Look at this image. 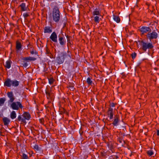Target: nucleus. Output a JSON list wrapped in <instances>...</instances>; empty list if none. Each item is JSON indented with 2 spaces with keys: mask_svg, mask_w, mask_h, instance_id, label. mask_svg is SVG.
Returning a JSON list of instances; mask_svg holds the SVG:
<instances>
[{
  "mask_svg": "<svg viewBox=\"0 0 159 159\" xmlns=\"http://www.w3.org/2000/svg\"><path fill=\"white\" fill-rule=\"evenodd\" d=\"M139 42L142 49L145 52L146 51L147 49H151L153 47L152 43L145 42L143 40L139 41Z\"/></svg>",
  "mask_w": 159,
  "mask_h": 159,
  "instance_id": "obj_2",
  "label": "nucleus"
},
{
  "mask_svg": "<svg viewBox=\"0 0 159 159\" xmlns=\"http://www.w3.org/2000/svg\"><path fill=\"white\" fill-rule=\"evenodd\" d=\"M30 53L32 54H37V52H34V50H32L31 52H30Z\"/></svg>",
  "mask_w": 159,
  "mask_h": 159,
  "instance_id": "obj_38",
  "label": "nucleus"
},
{
  "mask_svg": "<svg viewBox=\"0 0 159 159\" xmlns=\"http://www.w3.org/2000/svg\"><path fill=\"white\" fill-rule=\"evenodd\" d=\"M113 19L115 21H116L117 23H119L120 21V18L119 16L113 15Z\"/></svg>",
  "mask_w": 159,
  "mask_h": 159,
  "instance_id": "obj_25",
  "label": "nucleus"
},
{
  "mask_svg": "<svg viewBox=\"0 0 159 159\" xmlns=\"http://www.w3.org/2000/svg\"><path fill=\"white\" fill-rule=\"evenodd\" d=\"M21 59L24 61H34L36 60V58L33 57H26L22 58Z\"/></svg>",
  "mask_w": 159,
  "mask_h": 159,
  "instance_id": "obj_12",
  "label": "nucleus"
},
{
  "mask_svg": "<svg viewBox=\"0 0 159 159\" xmlns=\"http://www.w3.org/2000/svg\"><path fill=\"white\" fill-rule=\"evenodd\" d=\"M94 20L96 23H98L99 22V18L98 16H96L94 17Z\"/></svg>",
  "mask_w": 159,
  "mask_h": 159,
  "instance_id": "obj_29",
  "label": "nucleus"
},
{
  "mask_svg": "<svg viewBox=\"0 0 159 159\" xmlns=\"http://www.w3.org/2000/svg\"><path fill=\"white\" fill-rule=\"evenodd\" d=\"M66 38H68V37H69V36H68V35L66 36Z\"/></svg>",
  "mask_w": 159,
  "mask_h": 159,
  "instance_id": "obj_43",
  "label": "nucleus"
},
{
  "mask_svg": "<svg viewBox=\"0 0 159 159\" xmlns=\"http://www.w3.org/2000/svg\"><path fill=\"white\" fill-rule=\"evenodd\" d=\"M50 38L51 40L54 42L57 43V35L56 33L55 32H53L51 34Z\"/></svg>",
  "mask_w": 159,
  "mask_h": 159,
  "instance_id": "obj_9",
  "label": "nucleus"
},
{
  "mask_svg": "<svg viewBox=\"0 0 159 159\" xmlns=\"http://www.w3.org/2000/svg\"><path fill=\"white\" fill-rule=\"evenodd\" d=\"M21 159H29L28 157L26 154L23 153L21 156Z\"/></svg>",
  "mask_w": 159,
  "mask_h": 159,
  "instance_id": "obj_31",
  "label": "nucleus"
},
{
  "mask_svg": "<svg viewBox=\"0 0 159 159\" xmlns=\"http://www.w3.org/2000/svg\"><path fill=\"white\" fill-rule=\"evenodd\" d=\"M22 116L25 120H29L31 118L30 115L26 112H24Z\"/></svg>",
  "mask_w": 159,
  "mask_h": 159,
  "instance_id": "obj_14",
  "label": "nucleus"
},
{
  "mask_svg": "<svg viewBox=\"0 0 159 159\" xmlns=\"http://www.w3.org/2000/svg\"><path fill=\"white\" fill-rule=\"evenodd\" d=\"M5 101L6 98H0V106L3 105Z\"/></svg>",
  "mask_w": 159,
  "mask_h": 159,
  "instance_id": "obj_28",
  "label": "nucleus"
},
{
  "mask_svg": "<svg viewBox=\"0 0 159 159\" xmlns=\"http://www.w3.org/2000/svg\"><path fill=\"white\" fill-rule=\"evenodd\" d=\"M3 121L5 125H7L10 121V120L7 117H4L3 118Z\"/></svg>",
  "mask_w": 159,
  "mask_h": 159,
  "instance_id": "obj_18",
  "label": "nucleus"
},
{
  "mask_svg": "<svg viewBox=\"0 0 159 159\" xmlns=\"http://www.w3.org/2000/svg\"><path fill=\"white\" fill-rule=\"evenodd\" d=\"M18 121H20V120L21 121V122L23 123H26V121L25 120V119L24 118H22L21 115H19L17 119Z\"/></svg>",
  "mask_w": 159,
  "mask_h": 159,
  "instance_id": "obj_24",
  "label": "nucleus"
},
{
  "mask_svg": "<svg viewBox=\"0 0 159 159\" xmlns=\"http://www.w3.org/2000/svg\"><path fill=\"white\" fill-rule=\"evenodd\" d=\"M51 16L53 20L56 23L58 22L60 19V12L57 6H55L52 9Z\"/></svg>",
  "mask_w": 159,
  "mask_h": 159,
  "instance_id": "obj_1",
  "label": "nucleus"
},
{
  "mask_svg": "<svg viewBox=\"0 0 159 159\" xmlns=\"http://www.w3.org/2000/svg\"><path fill=\"white\" fill-rule=\"evenodd\" d=\"M34 148L36 151H38L39 150V147L38 145H35L34 146Z\"/></svg>",
  "mask_w": 159,
  "mask_h": 159,
  "instance_id": "obj_35",
  "label": "nucleus"
},
{
  "mask_svg": "<svg viewBox=\"0 0 159 159\" xmlns=\"http://www.w3.org/2000/svg\"><path fill=\"white\" fill-rule=\"evenodd\" d=\"M111 106L112 107H114L115 106V104L114 103H112L111 104Z\"/></svg>",
  "mask_w": 159,
  "mask_h": 159,
  "instance_id": "obj_40",
  "label": "nucleus"
},
{
  "mask_svg": "<svg viewBox=\"0 0 159 159\" xmlns=\"http://www.w3.org/2000/svg\"><path fill=\"white\" fill-rule=\"evenodd\" d=\"M19 84V82L16 80H11V85L14 86H17Z\"/></svg>",
  "mask_w": 159,
  "mask_h": 159,
  "instance_id": "obj_20",
  "label": "nucleus"
},
{
  "mask_svg": "<svg viewBox=\"0 0 159 159\" xmlns=\"http://www.w3.org/2000/svg\"><path fill=\"white\" fill-rule=\"evenodd\" d=\"M92 14L93 16H101L100 12L98 9L96 8L92 13Z\"/></svg>",
  "mask_w": 159,
  "mask_h": 159,
  "instance_id": "obj_17",
  "label": "nucleus"
},
{
  "mask_svg": "<svg viewBox=\"0 0 159 159\" xmlns=\"http://www.w3.org/2000/svg\"><path fill=\"white\" fill-rule=\"evenodd\" d=\"M44 33H51L52 31L51 28L49 27H45L44 28Z\"/></svg>",
  "mask_w": 159,
  "mask_h": 159,
  "instance_id": "obj_19",
  "label": "nucleus"
},
{
  "mask_svg": "<svg viewBox=\"0 0 159 159\" xmlns=\"http://www.w3.org/2000/svg\"><path fill=\"white\" fill-rule=\"evenodd\" d=\"M107 115L109 117V119L110 120H112L113 119V110L112 108L110 107L108 109Z\"/></svg>",
  "mask_w": 159,
  "mask_h": 159,
  "instance_id": "obj_8",
  "label": "nucleus"
},
{
  "mask_svg": "<svg viewBox=\"0 0 159 159\" xmlns=\"http://www.w3.org/2000/svg\"><path fill=\"white\" fill-rule=\"evenodd\" d=\"M59 40L60 45L61 46H63L65 44L66 41L63 38L61 35H59L58 36Z\"/></svg>",
  "mask_w": 159,
  "mask_h": 159,
  "instance_id": "obj_11",
  "label": "nucleus"
},
{
  "mask_svg": "<svg viewBox=\"0 0 159 159\" xmlns=\"http://www.w3.org/2000/svg\"><path fill=\"white\" fill-rule=\"evenodd\" d=\"M119 122L118 118L116 117L112 123V124L114 126H117L118 125V123Z\"/></svg>",
  "mask_w": 159,
  "mask_h": 159,
  "instance_id": "obj_26",
  "label": "nucleus"
},
{
  "mask_svg": "<svg viewBox=\"0 0 159 159\" xmlns=\"http://www.w3.org/2000/svg\"><path fill=\"white\" fill-rule=\"evenodd\" d=\"M20 7H21V11H27L28 9L27 6H26L25 3H23L20 6Z\"/></svg>",
  "mask_w": 159,
  "mask_h": 159,
  "instance_id": "obj_15",
  "label": "nucleus"
},
{
  "mask_svg": "<svg viewBox=\"0 0 159 159\" xmlns=\"http://www.w3.org/2000/svg\"><path fill=\"white\" fill-rule=\"evenodd\" d=\"M147 154L149 156H151L154 154V152L153 150L152 149H150L149 150L147 151L146 152Z\"/></svg>",
  "mask_w": 159,
  "mask_h": 159,
  "instance_id": "obj_27",
  "label": "nucleus"
},
{
  "mask_svg": "<svg viewBox=\"0 0 159 159\" xmlns=\"http://www.w3.org/2000/svg\"><path fill=\"white\" fill-rule=\"evenodd\" d=\"M39 121L41 123H43L44 122V120L43 119H39Z\"/></svg>",
  "mask_w": 159,
  "mask_h": 159,
  "instance_id": "obj_39",
  "label": "nucleus"
},
{
  "mask_svg": "<svg viewBox=\"0 0 159 159\" xmlns=\"http://www.w3.org/2000/svg\"><path fill=\"white\" fill-rule=\"evenodd\" d=\"M131 55L132 58L133 59H134V58L136 56V53L135 52H134L131 54Z\"/></svg>",
  "mask_w": 159,
  "mask_h": 159,
  "instance_id": "obj_34",
  "label": "nucleus"
},
{
  "mask_svg": "<svg viewBox=\"0 0 159 159\" xmlns=\"http://www.w3.org/2000/svg\"><path fill=\"white\" fill-rule=\"evenodd\" d=\"M158 34L155 30H153L152 32L147 33L146 35L147 38L150 40L156 39L158 37Z\"/></svg>",
  "mask_w": 159,
  "mask_h": 159,
  "instance_id": "obj_4",
  "label": "nucleus"
},
{
  "mask_svg": "<svg viewBox=\"0 0 159 159\" xmlns=\"http://www.w3.org/2000/svg\"><path fill=\"white\" fill-rule=\"evenodd\" d=\"M46 52H47V53H48V49H47L46 50Z\"/></svg>",
  "mask_w": 159,
  "mask_h": 159,
  "instance_id": "obj_42",
  "label": "nucleus"
},
{
  "mask_svg": "<svg viewBox=\"0 0 159 159\" xmlns=\"http://www.w3.org/2000/svg\"><path fill=\"white\" fill-rule=\"evenodd\" d=\"M4 84L8 87H10L11 86V80L9 79H7L4 82Z\"/></svg>",
  "mask_w": 159,
  "mask_h": 159,
  "instance_id": "obj_16",
  "label": "nucleus"
},
{
  "mask_svg": "<svg viewBox=\"0 0 159 159\" xmlns=\"http://www.w3.org/2000/svg\"><path fill=\"white\" fill-rule=\"evenodd\" d=\"M21 43L18 41L16 42V48L17 50H19L21 48Z\"/></svg>",
  "mask_w": 159,
  "mask_h": 159,
  "instance_id": "obj_23",
  "label": "nucleus"
},
{
  "mask_svg": "<svg viewBox=\"0 0 159 159\" xmlns=\"http://www.w3.org/2000/svg\"><path fill=\"white\" fill-rule=\"evenodd\" d=\"M16 114L15 111H12L10 114V117L11 119H13L15 118L16 117Z\"/></svg>",
  "mask_w": 159,
  "mask_h": 159,
  "instance_id": "obj_22",
  "label": "nucleus"
},
{
  "mask_svg": "<svg viewBox=\"0 0 159 159\" xmlns=\"http://www.w3.org/2000/svg\"><path fill=\"white\" fill-rule=\"evenodd\" d=\"M15 1H16V0H15Z\"/></svg>",
  "mask_w": 159,
  "mask_h": 159,
  "instance_id": "obj_45",
  "label": "nucleus"
},
{
  "mask_svg": "<svg viewBox=\"0 0 159 159\" xmlns=\"http://www.w3.org/2000/svg\"><path fill=\"white\" fill-rule=\"evenodd\" d=\"M157 136H159V130H157Z\"/></svg>",
  "mask_w": 159,
  "mask_h": 159,
  "instance_id": "obj_41",
  "label": "nucleus"
},
{
  "mask_svg": "<svg viewBox=\"0 0 159 159\" xmlns=\"http://www.w3.org/2000/svg\"><path fill=\"white\" fill-rule=\"evenodd\" d=\"M141 35L144 34H145L149 33L151 32V29L149 27L143 26L139 30Z\"/></svg>",
  "mask_w": 159,
  "mask_h": 159,
  "instance_id": "obj_5",
  "label": "nucleus"
},
{
  "mask_svg": "<svg viewBox=\"0 0 159 159\" xmlns=\"http://www.w3.org/2000/svg\"><path fill=\"white\" fill-rule=\"evenodd\" d=\"M74 84L73 83H70L68 85V87L70 88V90H73L74 89Z\"/></svg>",
  "mask_w": 159,
  "mask_h": 159,
  "instance_id": "obj_30",
  "label": "nucleus"
},
{
  "mask_svg": "<svg viewBox=\"0 0 159 159\" xmlns=\"http://www.w3.org/2000/svg\"><path fill=\"white\" fill-rule=\"evenodd\" d=\"M23 15L25 18H26L29 16V14L27 13H24Z\"/></svg>",
  "mask_w": 159,
  "mask_h": 159,
  "instance_id": "obj_36",
  "label": "nucleus"
},
{
  "mask_svg": "<svg viewBox=\"0 0 159 159\" xmlns=\"http://www.w3.org/2000/svg\"><path fill=\"white\" fill-rule=\"evenodd\" d=\"M7 96L9 98V100L8 101V103L12 102H14L15 97L12 92H8L7 93Z\"/></svg>",
  "mask_w": 159,
  "mask_h": 159,
  "instance_id": "obj_6",
  "label": "nucleus"
},
{
  "mask_svg": "<svg viewBox=\"0 0 159 159\" xmlns=\"http://www.w3.org/2000/svg\"><path fill=\"white\" fill-rule=\"evenodd\" d=\"M88 84L89 85H91L92 83V81L91 80L89 77H88L87 80Z\"/></svg>",
  "mask_w": 159,
  "mask_h": 159,
  "instance_id": "obj_32",
  "label": "nucleus"
},
{
  "mask_svg": "<svg viewBox=\"0 0 159 159\" xmlns=\"http://www.w3.org/2000/svg\"><path fill=\"white\" fill-rule=\"evenodd\" d=\"M10 107L13 110H18L19 108L22 109L23 106L20 102H13L10 105Z\"/></svg>",
  "mask_w": 159,
  "mask_h": 159,
  "instance_id": "obj_3",
  "label": "nucleus"
},
{
  "mask_svg": "<svg viewBox=\"0 0 159 159\" xmlns=\"http://www.w3.org/2000/svg\"><path fill=\"white\" fill-rule=\"evenodd\" d=\"M61 54V56L64 60L65 59L71 58V54L68 51L67 53L66 52H62Z\"/></svg>",
  "mask_w": 159,
  "mask_h": 159,
  "instance_id": "obj_10",
  "label": "nucleus"
},
{
  "mask_svg": "<svg viewBox=\"0 0 159 159\" xmlns=\"http://www.w3.org/2000/svg\"><path fill=\"white\" fill-rule=\"evenodd\" d=\"M45 93L48 99H51L52 98L53 93L51 92L50 88L47 87L46 89Z\"/></svg>",
  "mask_w": 159,
  "mask_h": 159,
  "instance_id": "obj_7",
  "label": "nucleus"
},
{
  "mask_svg": "<svg viewBox=\"0 0 159 159\" xmlns=\"http://www.w3.org/2000/svg\"><path fill=\"white\" fill-rule=\"evenodd\" d=\"M64 61V60L62 56H58L57 57L56 61L58 64H61L63 63Z\"/></svg>",
  "mask_w": 159,
  "mask_h": 159,
  "instance_id": "obj_13",
  "label": "nucleus"
},
{
  "mask_svg": "<svg viewBox=\"0 0 159 159\" xmlns=\"http://www.w3.org/2000/svg\"><path fill=\"white\" fill-rule=\"evenodd\" d=\"M49 83L50 84H52L53 83L54 80L52 78H50L49 79Z\"/></svg>",
  "mask_w": 159,
  "mask_h": 159,
  "instance_id": "obj_33",
  "label": "nucleus"
},
{
  "mask_svg": "<svg viewBox=\"0 0 159 159\" xmlns=\"http://www.w3.org/2000/svg\"><path fill=\"white\" fill-rule=\"evenodd\" d=\"M69 40H67V41H69Z\"/></svg>",
  "mask_w": 159,
  "mask_h": 159,
  "instance_id": "obj_44",
  "label": "nucleus"
},
{
  "mask_svg": "<svg viewBox=\"0 0 159 159\" xmlns=\"http://www.w3.org/2000/svg\"><path fill=\"white\" fill-rule=\"evenodd\" d=\"M28 66V64L27 62H25L23 64V66L25 67H26Z\"/></svg>",
  "mask_w": 159,
  "mask_h": 159,
  "instance_id": "obj_37",
  "label": "nucleus"
},
{
  "mask_svg": "<svg viewBox=\"0 0 159 159\" xmlns=\"http://www.w3.org/2000/svg\"><path fill=\"white\" fill-rule=\"evenodd\" d=\"M11 61L10 60L7 61L6 62L5 65H4L8 69L10 68L11 67Z\"/></svg>",
  "mask_w": 159,
  "mask_h": 159,
  "instance_id": "obj_21",
  "label": "nucleus"
}]
</instances>
